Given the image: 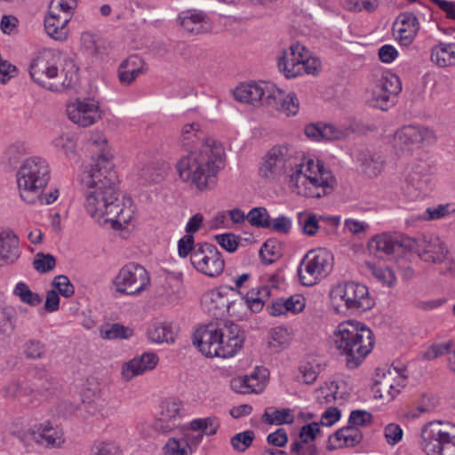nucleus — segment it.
<instances>
[{"instance_id":"62","label":"nucleus","mask_w":455,"mask_h":455,"mask_svg":"<svg viewBox=\"0 0 455 455\" xmlns=\"http://www.w3.org/2000/svg\"><path fill=\"white\" fill-rule=\"evenodd\" d=\"M403 435V429L397 424L390 423L385 427V437L390 445L398 443L402 440Z\"/></svg>"},{"instance_id":"27","label":"nucleus","mask_w":455,"mask_h":455,"mask_svg":"<svg viewBox=\"0 0 455 455\" xmlns=\"http://www.w3.org/2000/svg\"><path fill=\"white\" fill-rule=\"evenodd\" d=\"M71 20L69 14L52 13L44 18V29L47 35L58 41H64L68 36V23Z\"/></svg>"},{"instance_id":"61","label":"nucleus","mask_w":455,"mask_h":455,"mask_svg":"<svg viewBox=\"0 0 455 455\" xmlns=\"http://www.w3.org/2000/svg\"><path fill=\"white\" fill-rule=\"evenodd\" d=\"M267 228L286 235L291 229V220L284 215L279 216L273 220L270 219V226Z\"/></svg>"},{"instance_id":"34","label":"nucleus","mask_w":455,"mask_h":455,"mask_svg":"<svg viewBox=\"0 0 455 455\" xmlns=\"http://www.w3.org/2000/svg\"><path fill=\"white\" fill-rule=\"evenodd\" d=\"M358 162L362 172L369 178L378 176L383 168V160L380 156L371 154L370 151H363L359 154Z\"/></svg>"},{"instance_id":"17","label":"nucleus","mask_w":455,"mask_h":455,"mask_svg":"<svg viewBox=\"0 0 455 455\" xmlns=\"http://www.w3.org/2000/svg\"><path fill=\"white\" fill-rule=\"evenodd\" d=\"M67 115L73 123L82 127L92 125L100 117L98 105L89 100H77L68 104Z\"/></svg>"},{"instance_id":"21","label":"nucleus","mask_w":455,"mask_h":455,"mask_svg":"<svg viewBox=\"0 0 455 455\" xmlns=\"http://www.w3.org/2000/svg\"><path fill=\"white\" fill-rule=\"evenodd\" d=\"M448 250L445 243L437 236L422 235L419 257L425 262L442 263L445 260Z\"/></svg>"},{"instance_id":"5","label":"nucleus","mask_w":455,"mask_h":455,"mask_svg":"<svg viewBox=\"0 0 455 455\" xmlns=\"http://www.w3.org/2000/svg\"><path fill=\"white\" fill-rule=\"evenodd\" d=\"M334 347L346 356L349 369L357 368L373 347V333L370 328L353 321L339 323L332 335Z\"/></svg>"},{"instance_id":"60","label":"nucleus","mask_w":455,"mask_h":455,"mask_svg":"<svg viewBox=\"0 0 455 455\" xmlns=\"http://www.w3.org/2000/svg\"><path fill=\"white\" fill-rule=\"evenodd\" d=\"M368 266L372 270V274L376 278L383 282V283L387 284L388 287H392L395 283L396 278L394 272L389 268H377L368 263Z\"/></svg>"},{"instance_id":"22","label":"nucleus","mask_w":455,"mask_h":455,"mask_svg":"<svg viewBox=\"0 0 455 455\" xmlns=\"http://www.w3.org/2000/svg\"><path fill=\"white\" fill-rule=\"evenodd\" d=\"M394 27H397V39L402 45H410L419 29V22L414 13L402 12L396 18Z\"/></svg>"},{"instance_id":"10","label":"nucleus","mask_w":455,"mask_h":455,"mask_svg":"<svg viewBox=\"0 0 455 455\" xmlns=\"http://www.w3.org/2000/svg\"><path fill=\"white\" fill-rule=\"evenodd\" d=\"M294 154V148L285 144L271 148L263 158L259 168L260 177L268 181L279 180L288 168L291 169L295 164Z\"/></svg>"},{"instance_id":"42","label":"nucleus","mask_w":455,"mask_h":455,"mask_svg":"<svg viewBox=\"0 0 455 455\" xmlns=\"http://www.w3.org/2000/svg\"><path fill=\"white\" fill-rule=\"evenodd\" d=\"M247 221L251 227L267 228L270 226V215L265 207H254L247 214Z\"/></svg>"},{"instance_id":"28","label":"nucleus","mask_w":455,"mask_h":455,"mask_svg":"<svg viewBox=\"0 0 455 455\" xmlns=\"http://www.w3.org/2000/svg\"><path fill=\"white\" fill-rule=\"evenodd\" d=\"M20 256L19 237L12 230H1L0 259L5 264H12Z\"/></svg>"},{"instance_id":"13","label":"nucleus","mask_w":455,"mask_h":455,"mask_svg":"<svg viewBox=\"0 0 455 455\" xmlns=\"http://www.w3.org/2000/svg\"><path fill=\"white\" fill-rule=\"evenodd\" d=\"M405 379L406 376L396 367L378 368L373 387L375 397L387 402L393 400L399 393V387H404Z\"/></svg>"},{"instance_id":"53","label":"nucleus","mask_w":455,"mask_h":455,"mask_svg":"<svg viewBox=\"0 0 455 455\" xmlns=\"http://www.w3.org/2000/svg\"><path fill=\"white\" fill-rule=\"evenodd\" d=\"M299 373L297 376V379L304 384L311 385L317 379L319 373V365L316 364L314 366L311 363H304L299 366Z\"/></svg>"},{"instance_id":"12","label":"nucleus","mask_w":455,"mask_h":455,"mask_svg":"<svg viewBox=\"0 0 455 455\" xmlns=\"http://www.w3.org/2000/svg\"><path fill=\"white\" fill-rule=\"evenodd\" d=\"M150 283L148 271L135 263L125 265L116 276V291L127 295H134L146 290Z\"/></svg>"},{"instance_id":"31","label":"nucleus","mask_w":455,"mask_h":455,"mask_svg":"<svg viewBox=\"0 0 455 455\" xmlns=\"http://www.w3.org/2000/svg\"><path fill=\"white\" fill-rule=\"evenodd\" d=\"M369 249L379 257L399 252L398 236L387 234L376 235L369 243Z\"/></svg>"},{"instance_id":"38","label":"nucleus","mask_w":455,"mask_h":455,"mask_svg":"<svg viewBox=\"0 0 455 455\" xmlns=\"http://www.w3.org/2000/svg\"><path fill=\"white\" fill-rule=\"evenodd\" d=\"M331 305L338 312L347 310V282L339 283L334 285L329 293Z\"/></svg>"},{"instance_id":"58","label":"nucleus","mask_w":455,"mask_h":455,"mask_svg":"<svg viewBox=\"0 0 455 455\" xmlns=\"http://www.w3.org/2000/svg\"><path fill=\"white\" fill-rule=\"evenodd\" d=\"M318 433H320L319 423L312 422L307 424L301 427L299 431L300 441L298 442L303 444H310L309 442L314 441Z\"/></svg>"},{"instance_id":"39","label":"nucleus","mask_w":455,"mask_h":455,"mask_svg":"<svg viewBox=\"0 0 455 455\" xmlns=\"http://www.w3.org/2000/svg\"><path fill=\"white\" fill-rule=\"evenodd\" d=\"M13 294L17 296L21 302L30 307H36L43 301L42 296L37 292L32 291L28 285L23 282H20L16 284Z\"/></svg>"},{"instance_id":"40","label":"nucleus","mask_w":455,"mask_h":455,"mask_svg":"<svg viewBox=\"0 0 455 455\" xmlns=\"http://www.w3.org/2000/svg\"><path fill=\"white\" fill-rule=\"evenodd\" d=\"M149 340L156 343L173 342L174 335L170 327L163 323H156L147 331Z\"/></svg>"},{"instance_id":"52","label":"nucleus","mask_w":455,"mask_h":455,"mask_svg":"<svg viewBox=\"0 0 455 455\" xmlns=\"http://www.w3.org/2000/svg\"><path fill=\"white\" fill-rule=\"evenodd\" d=\"M77 7V0H52L48 12L69 14L73 16V12Z\"/></svg>"},{"instance_id":"46","label":"nucleus","mask_w":455,"mask_h":455,"mask_svg":"<svg viewBox=\"0 0 455 455\" xmlns=\"http://www.w3.org/2000/svg\"><path fill=\"white\" fill-rule=\"evenodd\" d=\"M298 222L302 228L303 234L313 236L319 230L317 218L315 214L307 212H299L298 214Z\"/></svg>"},{"instance_id":"37","label":"nucleus","mask_w":455,"mask_h":455,"mask_svg":"<svg viewBox=\"0 0 455 455\" xmlns=\"http://www.w3.org/2000/svg\"><path fill=\"white\" fill-rule=\"evenodd\" d=\"M204 303L209 304L208 310L212 311L213 315H224L229 311L231 301L224 296L220 291H212L204 295Z\"/></svg>"},{"instance_id":"1","label":"nucleus","mask_w":455,"mask_h":455,"mask_svg":"<svg viewBox=\"0 0 455 455\" xmlns=\"http://www.w3.org/2000/svg\"><path fill=\"white\" fill-rule=\"evenodd\" d=\"M92 144L105 146L104 137L91 139ZM114 160L110 149L103 147L96 157H92L91 168L82 175V184L93 191L86 192L84 206L87 212L103 228H114Z\"/></svg>"},{"instance_id":"64","label":"nucleus","mask_w":455,"mask_h":455,"mask_svg":"<svg viewBox=\"0 0 455 455\" xmlns=\"http://www.w3.org/2000/svg\"><path fill=\"white\" fill-rule=\"evenodd\" d=\"M291 452L296 455H319V451L315 444H303L299 442H294L291 445Z\"/></svg>"},{"instance_id":"51","label":"nucleus","mask_w":455,"mask_h":455,"mask_svg":"<svg viewBox=\"0 0 455 455\" xmlns=\"http://www.w3.org/2000/svg\"><path fill=\"white\" fill-rule=\"evenodd\" d=\"M255 435L251 430H246L241 433L235 434L231 438V445L232 447L238 451H244L247 450L252 443L254 440Z\"/></svg>"},{"instance_id":"25","label":"nucleus","mask_w":455,"mask_h":455,"mask_svg":"<svg viewBox=\"0 0 455 455\" xmlns=\"http://www.w3.org/2000/svg\"><path fill=\"white\" fill-rule=\"evenodd\" d=\"M158 363V357L154 353H144L140 357H135L123 367L122 376L125 380L141 375L146 371L155 369Z\"/></svg>"},{"instance_id":"9","label":"nucleus","mask_w":455,"mask_h":455,"mask_svg":"<svg viewBox=\"0 0 455 455\" xmlns=\"http://www.w3.org/2000/svg\"><path fill=\"white\" fill-rule=\"evenodd\" d=\"M188 251L192 266L199 273L209 277H217L225 268V260L218 248L207 242L196 243Z\"/></svg>"},{"instance_id":"6","label":"nucleus","mask_w":455,"mask_h":455,"mask_svg":"<svg viewBox=\"0 0 455 455\" xmlns=\"http://www.w3.org/2000/svg\"><path fill=\"white\" fill-rule=\"evenodd\" d=\"M50 180V169L46 161L40 157L27 159L17 173V184L20 198L28 204H35Z\"/></svg>"},{"instance_id":"45","label":"nucleus","mask_w":455,"mask_h":455,"mask_svg":"<svg viewBox=\"0 0 455 455\" xmlns=\"http://www.w3.org/2000/svg\"><path fill=\"white\" fill-rule=\"evenodd\" d=\"M263 418L270 425L291 424L294 421V416L290 409L275 410L272 413L266 411Z\"/></svg>"},{"instance_id":"26","label":"nucleus","mask_w":455,"mask_h":455,"mask_svg":"<svg viewBox=\"0 0 455 455\" xmlns=\"http://www.w3.org/2000/svg\"><path fill=\"white\" fill-rule=\"evenodd\" d=\"M271 87L267 85L262 87L256 83L241 84L234 91V97L240 102L265 105L266 96L271 91Z\"/></svg>"},{"instance_id":"32","label":"nucleus","mask_w":455,"mask_h":455,"mask_svg":"<svg viewBox=\"0 0 455 455\" xmlns=\"http://www.w3.org/2000/svg\"><path fill=\"white\" fill-rule=\"evenodd\" d=\"M31 386L34 388V403L39 400L37 395L48 398L57 390L56 383L53 382L44 370L36 371L35 381Z\"/></svg>"},{"instance_id":"41","label":"nucleus","mask_w":455,"mask_h":455,"mask_svg":"<svg viewBox=\"0 0 455 455\" xmlns=\"http://www.w3.org/2000/svg\"><path fill=\"white\" fill-rule=\"evenodd\" d=\"M160 407V418L172 422H176L177 419L180 417V412L183 405L180 400L169 399L162 402Z\"/></svg>"},{"instance_id":"54","label":"nucleus","mask_w":455,"mask_h":455,"mask_svg":"<svg viewBox=\"0 0 455 455\" xmlns=\"http://www.w3.org/2000/svg\"><path fill=\"white\" fill-rule=\"evenodd\" d=\"M259 256L265 264H271L280 257V251L275 240L266 241L259 250Z\"/></svg>"},{"instance_id":"44","label":"nucleus","mask_w":455,"mask_h":455,"mask_svg":"<svg viewBox=\"0 0 455 455\" xmlns=\"http://www.w3.org/2000/svg\"><path fill=\"white\" fill-rule=\"evenodd\" d=\"M136 205L132 197H124V211H116V230L121 224L134 223V216Z\"/></svg>"},{"instance_id":"11","label":"nucleus","mask_w":455,"mask_h":455,"mask_svg":"<svg viewBox=\"0 0 455 455\" xmlns=\"http://www.w3.org/2000/svg\"><path fill=\"white\" fill-rule=\"evenodd\" d=\"M19 440L27 447L33 443L46 448L60 447L65 443L61 428L54 427L49 421L34 425L17 434Z\"/></svg>"},{"instance_id":"15","label":"nucleus","mask_w":455,"mask_h":455,"mask_svg":"<svg viewBox=\"0 0 455 455\" xmlns=\"http://www.w3.org/2000/svg\"><path fill=\"white\" fill-rule=\"evenodd\" d=\"M401 89V82L397 76H382L372 90L371 105L381 110H387L390 105V98L398 94Z\"/></svg>"},{"instance_id":"63","label":"nucleus","mask_w":455,"mask_h":455,"mask_svg":"<svg viewBox=\"0 0 455 455\" xmlns=\"http://www.w3.org/2000/svg\"><path fill=\"white\" fill-rule=\"evenodd\" d=\"M246 306L253 312H259L262 309L264 303L261 299L257 295L254 288L251 289L247 293L242 297Z\"/></svg>"},{"instance_id":"56","label":"nucleus","mask_w":455,"mask_h":455,"mask_svg":"<svg viewBox=\"0 0 455 455\" xmlns=\"http://www.w3.org/2000/svg\"><path fill=\"white\" fill-rule=\"evenodd\" d=\"M372 421V414L364 410H354L351 411L347 423L350 427L358 428L364 427Z\"/></svg>"},{"instance_id":"43","label":"nucleus","mask_w":455,"mask_h":455,"mask_svg":"<svg viewBox=\"0 0 455 455\" xmlns=\"http://www.w3.org/2000/svg\"><path fill=\"white\" fill-rule=\"evenodd\" d=\"M270 340L268 345L275 352H279L285 348L290 342V334L286 328L278 326L269 331Z\"/></svg>"},{"instance_id":"18","label":"nucleus","mask_w":455,"mask_h":455,"mask_svg":"<svg viewBox=\"0 0 455 455\" xmlns=\"http://www.w3.org/2000/svg\"><path fill=\"white\" fill-rule=\"evenodd\" d=\"M306 176L307 181H302L304 190H299V193L307 197L321 198L325 196L332 192L336 184V179L331 172H324L322 173V177L307 173Z\"/></svg>"},{"instance_id":"48","label":"nucleus","mask_w":455,"mask_h":455,"mask_svg":"<svg viewBox=\"0 0 455 455\" xmlns=\"http://www.w3.org/2000/svg\"><path fill=\"white\" fill-rule=\"evenodd\" d=\"M56 266V259L50 253L38 252L36 254L33 267L34 268L41 273L44 274L52 270Z\"/></svg>"},{"instance_id":"4","label":"nucleus","mask_w":455,"mask_h":455,"mask_svg":"<svg viewBox=\"0 0 455 455\" xmlns=\"http://www.w3.org/2000/svg\"><path fill=\"white\" fill-rule=\"evenodd\" d=\"M245 337L233 322L211 323L196 329L193 344L206 357H231L243 345Z\"/></svg>"},{"instance_id":"19","label":"nucleus","mask_w":455,"mask_h":455,"mask_svg":"<svg viewBox=\"0 0 455 455\" xmlns=\"http://www.w3.org/2000/svg\"><path fill=\"white\" fill-rule=\"evenodd\" d=\"M347 311L362 313L372 308L375 305L373 298L370 295L366 285L354 282H347Z\"/></svg>"},{"instance_id":"36","label":"nucleus","mask_w":455,"mask_h":455,"mask_svg":"<svg viewBox=\"0 0 455 455\" xmlns=\"http://www.w3.org/2000/svg\"><path fill=\"white\" fill-rule=\"evenodd\" d=\"M297 165V169L294 172H292L291 176V181L299 182V180L303 177L305 180L304 182L307 181V174H311L313 176L317 175V177H322V173L324 172H331L326 169L323 164L320 161L315 163L313 159H307L306 163L302 162Z\"/></svg>"},{"instance_id":"29","label":"nucleus","mask_w":455,"mask_h":455,"mask_svg":"<svg viewBox=\"0 0 455 455\" xmlns=\"http://www.w3.org/2000/svg\"><path fill=\"white\" fill-rule=\"evenodd\" d=\"M204 222V216L198 212L193 215L188 221L185 230L186 235L178 241V254L180 258H187L192 246L196 245L194 234L196 233Z\"/></svg>"},{"instance_id":"35","label":"nucleus","mask_w":455,"mask_h":455,"mask_svg":"<svg viewBox=\"0 0 455 455\" xmlns=\"http://www.w3.org/2000/svg\"><path fill=\"white\" fill-rule=\"evenodd\" d=\"M431 60L439 67L455 65V44H439L432 49Z\"/></svg>"},{"instance_id":"57","label":"nucleus","mask_w":455,"mask_h":455,"mask_svg":"<svg viewBox=\"0 0 455 455\" xmlns=\"http://www.w3.org/2000/svg\"><path fill=\"white\" fill-rule=\"evenodd\" d=\"M347 131L330 124H322V140H336L347 136Z\"/></svg>"},{"instance_id":"30","label":"nucleus","mask_w":455,"mask_h":455,"mask_svg":"<svg viewBox=\"0 0 455 455\" xmlns=\"http://www.w3.org/2000/svg\"><path fill=\"white\" fill-rule=\"evenodd\" d=\"M4 394L5 397L18 399L25 405H36L33 399L34 388L26 382L11 381L4 387Z\"/></svg>"},{"instance_id":"8","label":"nucleus","mask_w":455,"mask_h":455,"mask_svg":"<svg viewBox=\"0 0 455 455\" xmlns=\"http://www.w3.org/2000/svg\"><path fill=\"white\" fill-rule=\"evenodd\" d=\"M332 267L333 256L327 250L319 248L309 251L298 267L299 281L304 286H312L327 275Z\"/></svg>"},{"instance_id":"49","label":"nucleus","mask_w":455,"mask_h":455,"mask_svg":"<svg viewBox=\"0 0 455 455\" xmlns=\"http://www.w3.org/2000/svg\"><path fill=\"white\" fill-rule=\"evenodd\" d=\"M53 290L64 298H71L75 294V286L65 275H60L52 281Z\"/></svg>"},{"instance_id":"59","label":"nucleus","mask_w":455,"mask_h":455,"mask_svg":"<svg viewBox=\"0 0 455 455\" xmlns=\"http://www.w3.org/2000/svg\"><path fill=\"white\" fill-rule=\"evenodd\" d=\"M45 349L43 343L38 340L31 339L26 342L24 353L28 358L38 359L43 356Z\"/></svg>"},{"instance_id":"16","label":"nucleus","mask_w":455,"mask_h":455,"mask_svg":"<svg viewBox=\"0 0 455 455\" xmlns=\"http://www.w3.org/2000/svg\"><path fill=\"white\" fill-rule=\"evenodd\" d=\"M307 48L299 43L292 44L288 49L283 52L278 58V69L287 78H293L302 73L303 57Z\"/></svg>"},{"instance_id":"20","label":"nucleus","mask_w":455,"mask_h":455,"mask_svg":"<svg viewBox=\"0 0 455 455\" xmlns=\"http://www.w3.org/2000/svg\"><path fill=\"white\" fill-rule=\"evenodd\" d=\"M265 105L287 116H295L299 108V101L294 92L285 94L283 90L271 87L265 99Z\"/></svg>"},{"instance_id":"47","label":"nucleus","mask_w":455,"mask_h":455,"mask_svg":"<svg viewBox=\"0 0 455 455\" xmlns=\"http://www.w3.org/2000/svg\"><path fill=\"white\" fill-rule=\"evenodd\" d=\"M120 68L136 77L148 69L145 61L138 55H131L120 65Z\"/></svg>"},{"instance_id":"24","label":"nucleus","mask_w":455,"mask_h":455,"mask_svg":"<svg viewBox=\"0 0 455 455\" xmlns=\"http://www.w3.org/2000/svg\"><path fill=\"white\" fill-rule=\"evenodd\" d=\"M178 20L180 25L190 34H203L211 30L212 27L207 16L203 12L188 10L182 12Z\"/></svg>"},{"instance_id":"2","label":"nucleus","mask_w":455,"mask_h":455,"mask_svg":"<svg viewBox=\"0 0 455 455\" xmlns=\"http://www.w3.org/2000/svg\"><path fill=\"white\" fill-rule=\"evenodd\" d=\"M225 152L222 145L209 139L197 152L182 157L177 164L180 178L200 192L217 184V174L223 168Z\"/></svg>"},{"instance_id":"50","label":"nucleus","mask_w":455,"mask_h":455,"mask_svg":"<svg viewBox=\"0 0 455 455\" xmlns=\"http://www.w3.org/2000/svg\"><path fill=\"white\" fill-rule=\"evenodd\" d=\"M214 241L228 252H235L240 243V236L232 232L216 235L213 237Z\"/></svg>"},{"instance_id":"23","label":"nucleus","mask_w":455,"mask_h":455,"mask_svg":"<svg viewBox=\"0 0 455 455\" xmlns=\"http://www.w3.org/2000/svg\"><path fill=\"white\" fill-rule=\"evenodd\" d=\"M363 440V433L347 423L329 437L327 449L333 451L343 447H355Z\"/></svg>"},{"instance_id":"7","label":"nucleus","mask_w":455,"mask_h":455,"mask_svg":"<svg viewBox=\"0 0 455 455\" xmlns=\"http://www.w3.org/2000/svg\"><path fill=\"white\" fill-rule=\"evenodd\" d=\"M421 438L427 455H455V425L429 422L422 428Z\"/></svg>"},{"instance_id":"33","label":"nucleus","mask_w":455,"mask_h":455,"mask_svg":"<svg viewBox=\"0 0 455 455\" xmlns=\"http://www.w3.org/2000/svg\"><path fill=\"white\" fill-rule=\"evenodd\" d=\"M17 310L0 301V340L11 336L16 329Z\"/></svg>"},{"instance_id":"3","label":"nucleus","mask_w":455,"mask_h":455,"mask_svg":"<svg viewBox=\"0 0 455 455\" xmlns=\"http://www.w3.org/2000/svg\"><path fill=\"white\" fill-rule=\"evenodd\" d=\"M29 75L40 86L61 92L72 88L78 80L74 60L60 52L44 49L31 60Z\"/></svg>"},{"instance_id":"55","label":"nucleus","mask_w":455,"mask_h":455,"mask_svg":"<svg viewBox=\"0 0 455 455\" xmlns=\"http://www.w3.org/2000/svg\"><path fill=\"white\" fill-rule=\"evenodd\" d=\"M53 147L68 156L75 151L76 144L71 136L62 134L52 140Z\"/></svg>"},{"instance_id":"14","label":"nucleus","mask_w":455,"mask_h":455,"mask_svg":"<svg viewBox=\"0 0 455 455\" xmlns=\"http://www.w3.org/2000/svg\"><path fill=\"white\" fill-rule=\"evenodd\" d=\"M434 141V132L424 126L405 125L394 135V146L401 152H411Z\"/></svg>"}]
</instances>
